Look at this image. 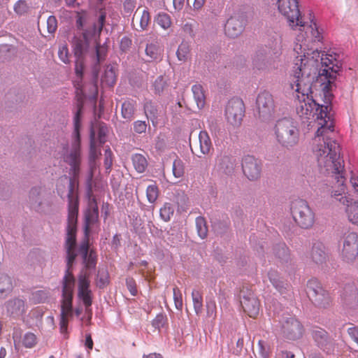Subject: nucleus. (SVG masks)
<instances>
[{"mask_svg": "<svg viewBox=\"0 0 358 358\" xmlns=\"http://www.w3.org/2000/svg\"><path fill=\"white\" fill-rule=\"evenodd\" d=\"M317 66V60L314 56L297 59L292 67L290 87L295 93L298 115L304 120L315 117V123L318 128L313 138L312 149L319 169L324 171L341 173L343 169L341 148L330 137L334 127V121L329 114L331 101L326 103L324 96V103L319 104L312 96V85L316 78Z\"/></svg>", "mask_w": 358, "mask_h": 358, "instance_id": "1", "label": "nucleus"}, {"mask_svg": "<svg viewBox=\"0 0 358 358\" xmlns=\"http://www.w3.org/2000/svg\"><path fill=\"white\" fill-rule=\"evenodd\" d=\"M68 198L69 212L65 248L67 253V265L70 267L76 257V230L79 201L78 197L73 194L72 189H71L68 195ZM74 285L75 278L72 273L69 271V268H68L63 280V299L62 301L60 315L73 316L72 301Z\"/></svg>", "mask_w": 358, "mask_h": 358, "instance_id": "2", "label": "nucleus"}, {"mask_svg": "<svg viewBox=\"0 0 358 358\" xmlns=\"http://www.w3.org/2000/svg\"><path fill=\"white\" fill-rule=\"evenodd\" d=\"M317 60V71L319 66V60L323 69H322L317 78V80L322 82V91L326 98V103H329L332 100L333 95L331 93L332 86L334 81L337 78L338 72L341 70V66L338 64V61L332 55L324 54L320 55V52L317 50H313L310 53L309 52H304L303 55H298L294 59V62L297 59H303L307 57H313ZM295 63H294V65Z\"/></svg>", "mask_w": 358, "mask_h": 358, "instance_id": "3", "label": "nucleus"}, {"mask_svg": "<svg viewBox=\"0 0 358 358\" xmlns=\"http://www.w3.org/2000/svg\"><path fill=\"white\" fill-rule=\"evenodd\" d=\"M320 170L324 173L332 174L335 177L339 190L334 191L332 196L345 206V213L348 220L352 224L358 227V201L346 196H342V193H344L346 189L345 185V178L344 176L345 169L343 168L341 173Z\"/></svg>", "mask_w": 358, "mask_h": 358, "instance_id": "4", "label": "nucleus"}, {"mask_svg": "<svg viewBox=\"0 0 358 358\" xmlns=\"http://www.w3.org/2000/svg\"><path fill=\"white\" fill-rule=\"evenodd\" d=\"M83 109V103H78V110L73 119L74 130L72 134L73 141L71 150L64 157V161L70 165L71 171L74 178L77 177L80 172V116Z\"/></svg>", "mask_w": 358, "mask_h": 358, "instance_id": "5", "label": "nucleus"}, {"mask_svg": "<svg viewBox=\"0 0 358 358\" xmlns=\"http://www.w3.org/2000/svg\"><path fill=\"white\" fill-rule=\"evenodd\" d=\"M275 136L278 142L282 146L290 148L298 143L299 131L292 120L285 118L277 122Z\"/></svg>", "mask_w": 358, "mask_h": 358, "instance_id": "6", "label": "nucleus"}, {"mask_svg": "<svg viewBox=\"0 0 358 358\" xmlns=\"http://www.w3.org/2000/svg\"><path fill=\"white\" fill-rule=\"evenodd\" d=\"M290 209L294 221L301 228L308 229L314 224L315 213L305 200L295 199Z\"/></svg>", "mask_w": 358, "mask_h": 358, "instance_id": "7", "label": "nucleus"}, {"mask_svg": "<svg viewBox=\"0 0 358 358\" xmlns=\"http://www.w3.org/2000/svg\"><path fill=\"white\" fill-rule=\"evenodd\" d=\"M306 292L310 300L317 307L326 308L331 303V297L322 284L315 278L309 280L306 285Z\"/></svg>", "mask_w": 358, "mask_h": 358, "instance_id": "8", "label": "nucleus"}, {"mask_svg": "<svg viewBox=\"0 0 358 358\" xmlns=\"http://www.w3.org/2000/svg\"><path fill=\"white\" fill-rule=\"evenodd\" d=\"M278 8L287 19L289 26L293 29L299 27V31L305 29L301 20L297 0H278Z\"/></svg>", "mask_w": 358, "mask_h": 358, "instance_id": "9", "label": "nucleus"}, {"mask_svg": "<svg viewBox=\"0 0 358 358\" xmlns=\"http://www.w3.org/2000/svg\"><path fill=\"white\" fill-rule=\"evenodd\" d=\"M341 258L347 264H352L358 260V234L348 231L343 236Z\"/></svg>", "mask_w": 358, "mask_h": 358, "instance_id": "10", "label": "nucleus"}, {"mask_svg": "<svg viewBox=\"0 0 358 358\" xmlns=\"http://www.w3.org/2000/svg\"><path fill=\"white\" fill-rule=\"evenodd\" d=\"M245 114V106L240 99H231L225 110V116L227 122L234 127H238L241 124Z\"/></svg>", "mask_w": 358, "mask_h": 358, "instance_id": "11", "label": "nucleus"}, {"mask_svg": "<svg viewBox=\"0 0 358 358\" xmlns=\"http://www.w3.org/2000/svg\"><path fill=\"white\" fill-rule=\"evenodd\" d=\"M259 117L263 120L271 118L275 113V105L273 96L268 92H260L256 100Z\"/></svg>", "mask_w": 358, "mask_h": 358, "instance_id": "12", "label": "nucleus"}, {"mask_svg": "<svg viewBox=\"0 0 358 358\" xmlns=\"http://www.w3.org/2000/svg\"><path fill=\"white\" fill-rule=\"evenodd\" d=\"M306 29L305 32L306 37L302 33L296 36V43L294 50L299 55H303L304 52H306V47L308 46L306 42L309 37H311V40L313 41H320L322 39V36L315 22H312L310 26L307 27Z\"/></svg>", "mask_w": 358, "mask_h": 358, "instance_id": "13", "label": "nucleus"}, {"mask_svg": "<svg viewBox=\"0 0 358 358\" xmlns=\"http://www.w3.org/2000/svg\"><path fill=\"white\" fill-rule=\"evenodd\" d=\"M241 304L244 312L249 317L255 318L259 315L260 303L252 292L241 291Z\"/></svg>", "mask_w": 358, "mask_h": 358, "instance_id": "14", "label": "nucleus"}, {"mask_svg": "<svg viewBox=\"0 0 358 358\" xmlns=\"http://www.w3.org/2000/svg\"><path fill=\"white\" fill-rule=\"evenodd\" d=\"M242 169L244 175L250 180H256L260 178L262 164L253 156L246 155L242 159Z\"/></svg>", "mask_w": 358, "mask_h": 358, "instance_id": "15", "label": "nucleus"}, {"mask_svg": "<svg viewBox=\"0 0 358 358\" xmlns=\"http://www.w3.org/2000/svg\"><path fill=\"white\" fill-rule=\"evenodd\" d=\"M90 281L89 274L82 271L78 276V296L82 300L86 308L90 307L92 303V294L90 289Z\"/></svg>", "mask_w": 358, "mask_h": 358, "instance_id": "16", "label": "nucleus"}, {"mask_svg": "<svg viewBox=\"0 0 358 358\" xmlns=\"http://www.w3.org/2000/svg\"><path fill=\"white\" fill-rule=\"evenodd\" d=\"M99 224V208L94 200L90 202L85 212V238H89L90 231Z\"/></svg>", "mask_w": 358, "mask_h": 358, "instance_id": "17", "label": "nucleus"}, {"mask_svg": "<svg viewBox=\"0 0 358 358\" xmlns=\"http://www.w3.org/2000/svg\"><path fill=\"white\" fill-rule=\"evenodd\" d=\"M192 152L199 157L210 153L213 145L210 138L206 131H201L199 134V142L194 147L191 145Z\"/></svg>", "mask_w": 358, "mask_h": 358, "instance_id": "18", "label": "nucleus"}, {"mask_svg": "<svg viewBox=\"0 0 358 358\" xmlns=\"http://www.w3.org/2000/svg\"><path fill=\"white\" fill-rule=\"evenodd\" d=\"M237 164L235 157L224 155L217 157L215 167L221 174L231 176L235 173Z\"/></svg>", "mask_w": 358, "mask_h": 358, "instance_id": "19", "label": "nucleus"}, {"mask_svg": "<svg viewBox=\"0 0 358 358\" xmlns=\"http://www.w3.org/2000/svg\"><path fill=\"white\" fill-rule=\"evenodd\" d=\"M282 328L284 335L291 340L300 338L303 334L301 324L294 317H289L285 320Z\"/></svg>", "mask_w": 358, "mask_h": 358, "instance_id": "20", "label": "nucleus"}, {"mask_svg": "<svg viewBox=\"0 0 358 358\" xmlns=\"http://www.w3.org/2000/svg\"><path fill=\"white\" fill-rule=\"evenodd\" d=\"M78 252L82 255L86 268H95L97 255L94 250L91 249L90 250L89 238H84L79 247Z\"/></svg>", "mask_w": 358, "mask_h": 358, "instance_id": "21", "label": "nucleus"}, {"mask_svg": "<svg viewBox=\"0 0 358 358\" xmlns=\"http://www.w3.org/2000/svg\"><path fill=\"white\" fill-rule=\"evenodd\" d=\"M6 308L8 316L13 318H20L26 313L27 305L24 300L14 298L6 302Z\"/></svg>", "mask_w": 358, "mask_h": 358, "instance_id": "22", "label": "nucleus"}, {"mask_svg": "<svg viewBox=\"0 0 358 358\" xmlns=\"http://www.w3.org/2000/svg\"><path fill=\"white\" fill-rule=\"evenodd\" d=\"M243 30V24L238 17H230L225 24L224 31L226 35L230 38H236Z\"/></svg>", "mask_w": 358, "mask_h": 358, "instance_id": "23", "label": "nucleus"}, {"mask_svg": "<svg viewBox=\"0 0 358 358\" xmlns=\"http://www.w3.org/2000/svg\"><path fill=\"white\" fill-rule=\"evenodd\" d=\"M345 304L350 308L356 306L358 303V289L354 285H346L342 294Z\"/></svg>", "mask_w": 358, "mask_h": 358, "instance_id": "24", "label": "nucleus"}, {"mask_svg": "<svg viewBox=\"0 0 358 358\" xmlns=\"http://www.w3.org/2000/svg\"><path fill=\"white\" fill-rule=\"evenodd\" d=\"M116 66L107 65L101 74V83L102 85L113 87L117 80Z\"/></svg>", "mask_w": 358, "mask_h": 358, "instance_id": "25", "label": "nucleus"}, {"mask_svg": "<svg viewBox=\"0 0 358 358\" xmlns=\"http://www.w3.org/2000/svg\"><path fill=\"white\" fill-rule=\"evenodd\" d=\"M85 59L84 58H76L75 61V73L76 79L73 81L74 86L77 91L80 90V93L83 92V78L84 75Z\"/></svg>", "mask_w": 358, "mask_h": 358, "instance_id": "26", "label": "nucleus"}, {"mask_svg": "<svg viewBox=\"0 0 358 358\" xmlns=\"http://www.w3.org/2000/svg\"><path fill=\"white\" fill-rule=\"evenodd\" d=\"M311 258L317 264H322L327 260V256L324 245L321 243H315L311 250Z\"/></svg>", "mask_w": 358, "mask_h": 358, "instance_id": "27", "label": "nucleus"}, {"mask_svg": "<svg viewBox=\"0 0 358 358\" xmlns=\"http://www.w3.org/2000/svg\"><path fill=\"white\" fill-rule=\"evenodd\" d=\"M150 22V15L147 9H143L142 11H139L138 9L132 19V22L138 23L139 29L136 28L137 30H145Z\"/></svg>", "mask_w": 358, "mask_h": 358, "instance_id": "28", "label": "nucleus"}, {"mask_svg": "<svg viewBox=\"0 0 358 358\" xmlns=\"http://www.w3.org/2000/svg\"><path fill=\"white\" fill-rule=\"evenodd\" d=\"M162 48L157 42H152L147 44L145 52L148 57V62H152L160 59L162 53Z\"/></svg>", "mask_w": 358, "mask_h": 358, "instance_id": "29", "label": "nucleus"}, {"mask_svg": "<svg viewBox=\"0 0 358 358\" xmlns=\"http://www.w3.org/2000/svg\"><path fill=\"white\" fill-rule=\"evenodd\" d=\"M87 46V42L85 37L83 38H74L73 41V51L76 58H84Z\"/></svg>", "mask_w": 358, "mask_h": 358, "instance_id": "30", "label": "nucleus"}, {"mask_svg": "<svg viewBox=\"0 0 358 358\" xmlns=\"http://www.w3.org/2000/svg\"><path fill=\"white\" fill-rule=\"evenodd\" d=\"M144 111L148 119H150L152 124L155 126L157 124L159 115L157 106L151 101H147L144 104Z\"/></svg>", "mask_w": 358, "mask_h": 358, "instance_id": "31", "label": "nucleus"}, {"mask_svg": "<svg viewBox=\"0 0 358 358\" xmlns=\"http://www.w3.org/2000/svg\"><path fill=\"white\" fill-rule=\"evenodd\" d=\"M11 278L3 274L0 275V299L6 297L13 290Z\"/></svg>", "mask_w": 358, "mask_h": 358, "instance_id": "32", "label": "nucleus"}, {"mask_svg": "<svg viewBox=\"0 0 358 358\" xmlns=\"http://www.w3.org/2000/svg\"><path fill=\"white\" fill-rule=\"evenodd\" d=\"M192 91L198 108H203L206 103V96L202 85L200 84L194 85L192 87Z\"/></svg>", "mask_w": 358, "mask_h": 358, "instance_id": "33", "label": "nucleus"}, {"mask_svg": "<svg viewBox=\"0 0 358 358\" xmlns=\"http://www.w3.org/2000/svg\"><path fill=\"white\" fill-rule=\"evenodd\" d=\"M136 103L132 99H128L122 105V116L124 119L130 121L135 113Z\"/></svg>", "mask_w": 358, "mask_h": 358, "instance_id": "34", "label": "nucleus"}, {"mask_svg": "<svg viewBox=\"0 0 358 358\" xmlns=\"http://www.w3.org/2000/svg\"><path fill=\"white\" fill-rule=\"evenodd\" d=\"M312 336L318 345L322 348L325 346L328 343V334L323 329L317 328L313 330Z\"/></svg>", "mask_w": 358, "mask_h": 358, "instance_id": "35", "label": "nucleus"}, {"mask_svg": "<svg viewBox=\"0 0 358 358\" xmlns=\"http://www.w3.org/2000/svg\"><path fill=\"white\" fill-rule=\"evenodd\" d=\"M38 338L36 335L32 332H27L22 337L19 343L25 348H33L38 343Z\"/></svg>", "mask_w": 358, "mask_h": 358, "instance_id": "36", "label": "nucleus"}, {"mask_svg": "<svg viewBox=\"0 0 358 358\" xmlns=\"http://www.w3.org/2000/svg\"><path fill=\"white\" fill-rule=\"evenodd\" d=\"M176 55L179 61L187 62L190 58V45L187 42H182L177 50Z\"/></svg>", "mask_w": 358, "mask_h": 358, "instance_id": "37", "label": "nucleus"}, {"mask_svg": "<svg viewBox=\"0 0 358 358\" xmlns=\"http://www.w3.org/2000/svg\"><path fill=\"white\" fill-rule=\"evenodd\" d=\"M46 31L43 27H41L39 26V31L43 36H46V34H54L57 29V20L56 17L53 15H50L48 17L46 21L45 24Z\"/></svg>", "mask_w": 358, "mask_h": 358, "instance_id": "38", "label": "nucleus"}, {"mask_svg": "<svg viewBox=\"0 0 358 358\" xmlns=\"http://www.w3.org/2000/svg\"><path fill=\"white\" fill-rule=\"evenodd\" d=\"M268 277L273 287L279 292H282L285 288V282L280 278L279 273L276 271L271 270L268 273Z\"/></svg>", "mask_w": 358, "mask_h": 358, "instance_id": "39", "label": "nucleus"}, {"mask_svg": "<svg viewBox=\"0 0 358 358\" xmlns=\"http://www.w3.org/2000/svg\"><path fill=\"white\" fill-rule=\"evenodd\" d=\"M94 129L95 134L97 132L98 134V141L101 145L103 144L106 141V135L108 131V127L104 123H97L96 124H92L90 129Z\"/></svg>", "mask_w": 358, "mask_h": 358, "instance_id": "40", "label": "nucleus"}, {"mask_svg": "<svg viewBox=\"0 0 358 358\" xmlns=\"http://www.w3.org/2000/svg\"><path fill=\"white\" fill-rule=\"evenodd\" d=\"M90 159L91 162H94L98 157L101 155V152L96 148V141L95 140L94 129L92 128L90 134Z\"/></svg>", "mask_w": 358, "mask_h": 358, "instance_id": "41", "label": "nucleus"}, {"mask_svg": "<svg viewBox=\"0 0 358 358\" xmlns=\"http://www.w3.org/2000/svg\"><path fill=\"white\" fill-rule=\"evenodd\" d=\"M168 87L167 79L164 76H159L153 82L152 90L155 94H161Z\"/></svg>", "mask_w": 358, "mask_h": 358, "instance_id": "42", "label": "nucleus"}, {"mask_svg": "<svg viewBox=\"0 0 358 358\" xmlns=\"http://www.w3.org/2000/svg\"><path fill=\"white\" fill-rule=\"evenodd\" d=\"M132 162L135 169L138 173L145 171L148 166L145 157L141 154H135L132 156Z\"/></svg>", "mask_w": 358, "mask_h": 358, "instance_id": "43", "label": "nucleus"}, {"mask_svg": "<svg viewBox=\"0 0 358 358\" xmlns=\"http://www.w3.org/2000/svg\"><path fill=\"white\" fill-rule=\"evenodd\" d=\"M156 23L164 30L168 29L172 25V20L171 16L166 13H159L156 18Z\"/></svg>", "mask_w": 358, "mask_h": 358, "instance_id": "44", "label": "nucleus"}, {"mask_svg": "<svg viewBox=\"0 0 358 358\" xmlns=\"http://www.w3.org/2000/svg\"><path fill=\"white\" fill-rule=\"evenodd\" d=\"M174 213V207L170 203H165L160 208L159 215L164 222H169Z\"/></svg>", "mask_w": 358, "mask_h": 358, "instance_id": "45", "label": "nucleus"}, {"mask_svg": "<svg viewBox=\"0 0 358 358\" xmlns=\"http://www.w3.org/2000/svg\"><path fill=\"white\" fill-rule=\"evenodd\" d=\"M192 301L195 313L199 315L202 311L203 297L198 290H193L192 292Z\"/></svg>", "mask_w": 358, "mask_h": 358, "instance_id": "46", "label": "nucleus"}, {"mask_svg": "<svg viewBox=\"0 0 358 358\" xmlns=\"http://www.w3.org/2000/svg\"><path fill=\"white\" fill-rule=\"evenodd\" d=\"M173 175L176 178H182L185 174V166L183 162L176 158L173 163L172 167Z\"/></svg>", "mask_w": 358, "mask_h": 358, "instance_id": "47", "label": "nucleus"}, {"mask_svg": "<svg viewBox=\"0 0 358 358\" xmlns=\"http://www.w3.org/2000/svg\"><path fill=\"white\" fill-rule=\"evenodd\" d=\"M196 228L198 235L201 238H205L208 234V227L206 220L203 217L196 218Z\"/></svg>", "mask_w": 358, "mask_h": 358, "instance_id": "48", "label": "nucleus"}, {"mask_svg": "<svg viewBox=\"0 0 358 358\" xmlns=\"http://www.w3.org/2000/svg\"><path fill=\"white\" fill-rule=\"evenodd\" d=\"M48 297V294L45 290H38L36 292H34L31 297L29 298L30 301L32 303L36 304V303H44Z\"/></svg>", "mask_w": 358, "mask_h": 358, "instance_id": "49", "label": "nucleus"}, {"mask_svg": "<svg viewBox=\"0 0 358 358\" xmlns=\"http://www.w3.org/2000/svg\"><path fill=\"white\" fill-rule=\"evenodd\" d=\"M106 15L104 12H101L98 20L96 23L93 25V30L92 31V35L93 36H99L103 27L104 26L105 22H106Z\"/></svg>", "mask_w": 358, "mask_h": 358, "instance_id": "50", "label": "nucleus"}, {"mask_svg": "<svg viewBox=\"0 0 358 358\" xmlns=\"http://www.w3.org/2000/svg\"><path fill=\"white\" fill-rule=\"evenodd\" d=\"M173 300L176 308L178 310L182 309V295L181 291L178 287H174L173 289Z\"/></svg>", "mask_w": 358, "mask_h": 358, "instance_id": "51", "label": "nucleus"}, {"mask_svg": "<svg viewBox=\"0 0 358 358\" xmlns=\"http://www.w3.org/2000/svg\"><path fill=\"white\" fill-rule=\"evenodd\" d=\"M72 317L71 316L60 315L59 320V331L62 334L64 335V338H68V324L69 318Z\"/></svg>", "mask_w": 358, "mask_h": 358, "instance_id": "52", "label": "nucleus"}, {"mask_svg": "<svg viewBox=\"0 0 358 358\" xmlns=\"http://www.w3.org/2000/svg\"><path fill=\"white\" fill-rule=\"evenodd\" d=\"M158 188L155 185H150L147 187L146 196L150 203H154L158 197Z\"/></svg>", "mask_w": 358, "mask_h": 358, "instance_id": "53", "label": "nucleus"}, {"mask_svg": "<svg viewBox=\"0 0 358 358\" xmlns=\"http://www.w3.org/2000/svg\"><path fill=\"white\" fill-rule=\"evenodd\" d=\"M58 56L59 59L64 63V64H69L70 63V59H69V49L66 44H64L61 45L59 48L58 51Z\"/></svg>", "mask_w": 358, "mask_h": 358, "instance_id": "54", "label": "nucleus"}, {"mask_svg": "<svg viewBox=\"0 0 358 358\" xmlns=\"http://www.w3.org/2000/svg\"><path fill=\"white\" fill-rule=\"evenodd\" d=\"M28 5L25 0H19L13 7L15 12L18 15H23L28 11Z\"/></svg>", "mask_w": 358, "mask_h": 358, "instance_id": "55", "label": "nucleus"}, {"mask_svg": "<svg viewBox=\"0 0 358 358\" xmlns=\"http://www.w3.org/2000/svg\"><path fill=\"white\" fill-rule=\"evenodd\" d=\"M167 322V317L163 314L157 315L155 318L152 320V326L157 329H160L164 327Z\"/></svg>", "mask_w": 358, "mask_h": 358, "instance_id": "56", "label": "nucleus"}, {"mask_svg": "<svg viewBox=\"0 0 358 358\" xmlns=\"http://www.w3.org/2000/svg\"><path fill=\"white\" fill-rule=\"evenodd\" d=\"M132 45V41L128 36H124L121 38L120 48L122 51L127 52Z\"/></svg>", "mask_w": 358, "mask_h": 358, "instance_id": "57", "label": "nucleus"}, {"mask_svg": "<svg viewBox=\"0 0 358 358\" xmlns=\"http://www.w3.org/2000/svg\"><path fill=\"white\" fill-rule=\"evenodd\" d=\"M105 159H104V165L106 169H110L113 164V153L110 148H108L105 150L104 153Z\"/></svg>", "mask_w": 358, "mask_h": 358, "instance_id": "58", "label": "nucleus"}, {"mask_svg": "<svg viewBox=\"0 0 358 358\" xmlns=\"http://www.w3.org/2000/svg\"><path fill=\"white\" fill-rule=\"evenodd\" d=\"M147 124L144 121H136L134 122V130L138 134H142L145 132Z\"/></svg>", "mask_w": 358, "mask_h": 358, "instance_id": "59", "label": "nucleus"}, {"mask_svg": "<svg viewBox=\"0 0 358 358\" xmlns=\"http://www.w3.org/2000/svg\"><path fill=\"white\" fill-rule=\"evenodd\" d=\"M127 287L132 296L137 294V288L135 280L133 278H127L126 280Z\"/></svg>", "mask_w": 358, "mask_h": 358, "instance_id": "60", "label": "nucleus"}, {"mask_svg": "<svg viewBox=\"0 0 358 358\" xmlns=\"http://www.w3.org/2000/svg\"><path fill=\"white\" fill-rule=\"evenodd\" d=\"M207 315L209 317H215L216 315V303L214 301H210L206 303Z\"/></svg>", "mask_w": 358, "mask_h": 358, "instance_id": "61", "label": "nucleus"}, {"mask_svg": "<svg viewBox=\"0 0 358 358\" xmlns=\"http://www.w3.org/2000/svg\"><path fill=\"white\" fill-rule=\"evenodd\" d=\"M136 6L134 0H125L123 3L124 10L127 14H130Z\"/></svg>", "mask_w": 358, "mask_h": 358, "instance_id": "62", "label": "nucleus"}, {"mask_svg": "<svg viewBox=\"0 0 358 358\" xmlns=\"http://www.w3.org/2000/svg\"><path fill=\"white\" fill-rule=\"evenodd\" d=\"M259 353L262 358H267L268 357V350L264 345V341L258 342Z\"/></svg>", "mask_w": 358, "mask_h": 358, "instance_id": "63", "label": "nucleus"}, {"mask_svg": "<svg viewBox=\"0 0 358 358\" xmlns=\"http://www.w3.org/2000/svg\"><path fill=\"white\" fill-rule=\"evenodd\" d=\"M287 255H288L287 248L284 244L279 245L278 251L276 252V255L279 258L282 259V258L285 257Z\"/></svg>", "mask_w": 358, "mask_h": 358, "instance_id": "64", "label": "nucleus"}]
</instances>
